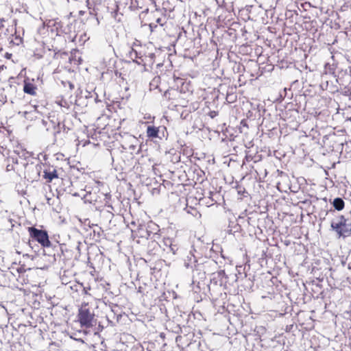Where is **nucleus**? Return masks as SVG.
<instances>
[{
    "instance_id": "obj_12",
    "label": "nucleus",
    "mask_w": 351,
    "mask_h": 351,
    "mask_svg": "<svg viewBox=\"0 0 351 351\" xmlns=\"http://www.w3.org/2000/svg\"><path fill=\"white\" fill-rule=\"evenodd\" d=\"M177 93L178 91L176 89L169 88L165 92L164 97L169 101L173 100Z\"/></svg>"
},
{
    "instance_id": "obj_18",
    "label": "nucleus",
    "mask_w": 351,
    "mask_h": 351,
    "mask_svg": "<svg viewBox=\"0 0 351 351\" xmlns=\"http://www.w3.org/2000/svg\"><path fill=\"white\" fill-rule=\"evenodd\" d=\"M84 14V11H80L79 12V14L80 15H83Z\"/></svg>"
},
{
    "instance_id": "obj_3",
    "label": "nucleus",
    "mask_w": 351,
    "mask_h": 351,
    "mask_svg": "<svg viewBox=\"0 0 351 351\" xmlns=\"http://www.w3.org/2000/svg\"><path fill=\"white\" fill-rule=\"evenodd\" d=\"M27 231L29 237L38 242L43 247H50L51 242L49 240V234L46 230H39L35 227H28Z\"/></svg>"
},
{
    "instance_id": "obj_19",
    "label": "nucleus",
    "mask_w": 351,
    "mask_h": 351,
    "mask_svg": "<svg viewBox=\"0 0 351 351\" xmlns=\"http://www.w3.org/2000/svg\"><path fill=\"white\" fill-rule=\"evenodd\" d=\"M70 88H73V85L72 84H70Z\"/></svg>"
},
{
    "instance_id": "obj_16",
    "label": "nucleus",
    "mask_w": 351,
    "mask_h": 351,
    "mask_svg": "<svg viewBox=\"0 0 351 351\" xmlns=\"http://www.w3.org/2000/svg\"><path fill=\"white\" fill-rule=\"evenodd\" d=\"M8 32H10V28L5 29V26L3 25V34H5V35L8 36Z\"/></svg>"
},
{
    "instance_id": "obj_1",
    "label": "nucleus",
    "mask_w": 351,
    "mask_h": 351,
    "mask_svg": "<svg viewBox=\"0 0 351 351\" xmlns=\"http://www.w3.org/2000/svg\"><path fill=\"white\" fill-rule=\"evenodd\" d=\"M95 315L88 302H83L78 310L77 321L82 328H90L96 324Z\"/></svg>"
},
{
    "instance_id": "obj_20",
    "label": "nucleus",
    "mask_w": 351,
    "mask_h": 351,
    "mask_svg": "<svg viewBox=\"0 0 351 351\" xmlns=\"http://www.w3.org/2000/svg\"><path fill=\"white\" fill-rule=\"evenodd\" d=\"M0 146H1L2 148H3V147H4V146H6V145H0Z\"/></svg>"
},
{
    "instance_id": "obj_9",
    "label": "nucleus",
    "mask_w": 351,
    "mask_h": 351,
    "mask_svg": "<svg viewBox=\"0 0 351 351\" xmlns=\"http://www.w3.org/2000/svg\"><path fill=\"white\" fill-rule=\"evenodd\" d=\"M43 173V177L47 180L48 182H51L53 179L58 178V177L57 171L56 169H53L52 171L45 170Z\"/></svg>"
},
{
    "instance_id": "obj_13",
    "label": "nucleus",
    "mask_w": 351,
    "mask_h": 351,
    "mask_svg": "<svg viewBox=\"0 0 351 351\" xmlns=\"http://www.w3.org/2000/svg\"><path fill=\"white\" fill-rule=\"evenodd\" d=\"M56 103L58 105L65 109H69L70 108V104L63 98H58Z\"/></svg>"
},
{
    "instance_id": "obj_8",
    "label": "nucleus",
    "mask_w": 351,
    "mask_h": 351,
    "mask_svg": "<svg viewBox=\"0 0 351 351\" xmlns=\"http://www.w3.org/2000/svg\"><path fill=\"white\" fill-rule=\"evenodd\" d=\"M3 24L0 25V45L1 49H3V46L8 45L9 40L10 38V32H8V36L3 34Z\"/></svg>"
},
{
    "instance_id": "obj_7",
    "label": "nucleus",
    "mask_w": 351,
    "mask_h": 351,
    "mask_svg": "<svg viewBox=\"0 0 351 351\" xmlns=\"http://www.w3.org/2000/svg\"><path fill=\"white\" fill-rule=\"evenodd\" d=\"M159 127L149 125L146 130L147 137L152 139L158 138L159 134Z\"/></svg>"
},
{
    "instance_id": "obj_4",
    "label": "nucleus",
    "mask_w": 351,
    "mask_h": 351,
    "mask_svg": "<svg viewBox=\"0 0 351 351\" xmlns=\"http://www.w3.org/2000/svg\"><path fill=\"white\" fill-rule=\"evenodd\" d=\"M1 25L3 23L11 24V27L16 25V20L14 17L13 10L9 6H4L0 10Z\"/></svg>"
},
{
    "instance_id": "obj_6",
    "label": "nucleus",
    "mask_w": 351,
    "mask_h": 351,
    "mask_svg": "<svg viewBox=\"0 0 351 351\" xmlns=\"http://www.w3.org/2000/svg\"><path fill=\"white\" fill-rule=\"evenodd\" d=\"M10 38L8 45H20L23 43V38L16 34L15 27L14 26L10 27Z\"/></svg>"
},
{
    "instance_id": "obj_14",
    "label": "nucleus",
    "mask_w": 351,
    "mask_h": 351,
    "mask_svg": "<svg viewBox=\"0 0 351 351\" xmlns=\"http://www.w3.org/2000/svg\"><path fill=\"white\" fill-rule=\"evenodd\" d=\"M165 23V22H164L160 17H156V23H151L149 24V27L151 29H152L153 27L156 28L158 25L163 26Z\"/></svg>"
},
{
    "instance_id": "obj_15",
    "label": "nucleus",
    "mask_w": 351,
    "mask_h": 351,
    "mask_svg": "<svg viewBox=\"0 0 351 351\" xmlns=\"http://www.w3.org/2000/svg\"><path fill=\"white\" fill-rule=\"evenodd\" d=\"M174 81L177 82L178 84H181L182 86H184L185 84V82H184V80L180 77H174Z\"/></svg>"
},
{
    "instance_id": "obj_17",
    "label": "nucleus",
    "mask_w": 351,
    "mask_h": 351,
    "mask_svg": "<svg viewBox=\"0 0 351 351\" xmlns=\"http://www.w3.org/2000/svg\"><path fill=\"white\" fill-rule=\"evenodd\" d=\"M18 271H19V272H21V271H25V269H23V268H22V267H20V268L18 269Z\"/></svg>"
},
{
    "instance_id": "obj_10",
    "label": "nucleus",
    "mask_w": 351,
    "mask_h": 351,
    "mask_svg": "<svg viewBox=\"0 0 351 351\" xmlns=\"http://www.w3.org/2000/svg\"><path fill=\"white\" fill-rule=\"evenodd\" d=\"M154 56V54H152L149 57H145V58H139L138 60H136L135 62L138 64H141L144 66V69L145 70H146V66L147 65V58H149V67H152V64H153V61H152V59H153V57Z\"/></svg>"
},
{
    "instance_id": "obj_2",
    "label": "nucleus",
    "mask_w": 351,
    "mask_h": 351,
    "mask_svg": "<svg viewBox=\"0 0 351 351\" xmlns=\"http://www.w3.org/2000/svg\"><path fill=\"white\" fill-rule=\"evenodd\" d=\"M331 228L339 237H348L351 236V220L345 218L343 215L338 216L331 223Z\"/></svg>"
},
{
    "instance_id": "obj_11",
    "label": "nucleus",
    "mask_w": 351,
    "mask_h": 351,
    "mask_svg": "<svg viewBox=\"0 0 351 351\" xmlns=\"http://www.w3.org/2000/svg\"><path fill=\"white\" fill-rule=\"evenodd\" d=\"M332 204L333 207L339 211L342 210L345 206L344 201L340 197L335 198Z\"/></svg>"
},
{
    "instance_id": "obj_5",
    "label": "nucleus",
    "mask_w": 351,
    "mask_h": 351,
    "mask_svg": "<svg viewBox=\"0 0 351 351\" xmlns=\"http://www.w3.org/2000/svg\"><path fill=\"white\" fill-rule=\"evenodd\" d=\"M23 92L31 96H36L37 93V86L34 79L25 78L23 81Z\"/></svg>"
}]
</instances>
